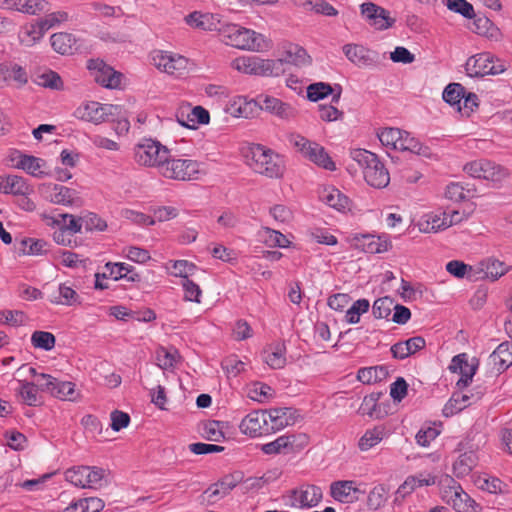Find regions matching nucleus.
Here are the masks:
<instances>
[{
	"label": "nucleus",
	"instance_id": "obj_26",
	"mask_svg": "<svg viewBox=\"0 0 512 512\" xmlns=\"http://www.w3.org/2000/svg\"><path fill=\"white\" fill-rule=\"evenodd\" d=\"M31 192L25 179L17 175L0 177V193L26 196Z\"/></svg>",
	"mask_w": 512,
	"mask_h": 512
},
{
	"label": "nucleus",
	"instance_id": "obj_59",
	"mask_svg": "<svg viewBox=\"0 0 512 512\" xmlns=\"http://www.w3.org/2000/svg\"><path fill=\"white\" fill-rule=\"evenodd\" d=\"M105 270L107 275L116 281L118 279H124L127 273L133 272V266L121 262H108L105 264Z\"/></svg>",
	"mask_w": 512,
	"mask_h": 512
},
{
	"label": "nucleus",
	"instance_id": "obj_60",
	"mask_svg": "<svg viewBox=\"0 0 512 512\" xmlns=\"http://www.w3.org/2000/svg\"><path fill=\"white\" fill-rule=\"evenodd\" d=\"M367 21L376 29L385 30L393 26L395 19L391 18L389 12L384 9V13L369 14V20Z\"/></svg>",
	"mask_w": 512,
	"mask_h": 512
},
{
	"label": "nucleus",
	"instance_id": "obj_54",
	"mask_svg": "<svg viewBox=\"0 0 512 512\" xmlns=\"http://www.w3.org/2000/svg\"><path fill=\"white\" fill-rule=\"evenodd\" d=\"M369 301L366 299H359L347 310L345 319L349 324H356L360 320V316L367 312L369 309Z\"/></svg>",
	"mask_w": 512,
	"mask_h": 512
},
{
	"label": "nucleus",
	"instance_id": "obj_51",
	"mask_svg": "<svg viewBox=\"0 0 512 512\" xmlns=\"http://www.w3.org/2000/svg\"><path fill=\"white\" fill-rule=\"evenodd\" d=\"M332 93L333 88L331 85L324 82L312 83L307 87V98L312 102L324 99Z\"/></svg>",
	"mask_w": 512,
	"mask_h": 512
},
{
	"label": "nucleus",
	"instance_id": "obj_53",
	"mask_svg": "<svg viewBox=\"0 0 512 512\" xmlns=\"http://www.w3.org/2000/svg\"><path fill=\"white\" fill-rule=\"evenodd\" d=\"M47 5L45 0H17L16 11L35 15L46 10Z\"/></svg>",
	"mask_w": 512,
	"mask_h": 512
},
{
	"label": "nucleus",
	"instance_id": "obj_49",
	"mask_svg": "<svg viewBox=\"0 0 512 512\" xmlns=\"http://www.w3.org/2000/svg\"><path fill=\"white\" fill-rule=\"evenodd\" d=\"M19 384L18 394L22 401L29 406H36L39 402L36 385L27 381H19Z\"/></svg>",
	"mask_w": 512,
	"mask_h": 512
},
{
	"label": "nucleus",
	"instance_id": "obj_41",
	"mask_svg": "<svg viewBox=\"0 0 512 512\" xmlns=\"http://www.w3.org/2000/svg\"><path fill=\"white\" fill-rule=\"evenodd\" d=\"M473 31L489 39L498 40L500 37L499 29L487 17H478L473 22Z\"/></svg>",
	"mask_w": 512,
	"mask_h": 512
},
{
	"label": "nucleus",
	"instance_id": "obj_17",
	"mask_svg": "<svg viewBox=\"0 0 512 512\" xmlns=\"http://www.w3.org/2000/svg\"><path fill=\"white\" fill-rule=\"evenodd\" d=\"M345 56L359 67H375L380 63L379 54L361 45L346 44L343 47Z\"/></svg>",
	"mask_w": 512,
	"mask_h": 512
},
{
	"label": "nucleus",
	"instance_id": "obj_34",
	"mask_svg": "<svg viewBox=\"0 0 512 512\" xmlns=\"http://www.w3.org/2000/svg\"><path fill=\"white\" fill-rule=\"evenodd\" d=\"M398 150L409 151L424 157H429L431 154L427 146H424L418 139L412 137L410 133L406 131H403V135L400 137Z\"/></svg>",
	"mask_w": 512,
	"mask_h": 512
},
{
	"label": "nucleus",
	"instance_id": "obj_3",
	"mask_svg": "<svg viewBox=\"0 0 512 512\" xmlns=\"http://www.w3.org/2000/svg\"><path fill=\"white\" fill-rule=\"evenodd\" d=\"M219 34L227 45L238 49L261 51L267 47L265 37L262 34L236 24H222Z\"/></svg>",
	"mask_w": 512,
	"mask_h": 512
},
{
	"label": "nucleus",
	"instance_id": "obj_9",
	"mask_svg": "<svg viewBox=\"0 0 512 512\" xmlns=\"http://www.w3.org/2000/svg\"><path fill=\"white\" fill-rule=\"evenodd\" d=\"M465 70L470 77H483L485 75H497L506 70L504 63L494 59L490 53H479L468 58Z\"/></svg>",
	"mask_w": 512,
	"mask_h": 512
},
{
	"label": "nucleus",
	"instance_id": "obj_55",
	"mask_svg": "<svg viewBox=\"0 0 512 512\" xmlns=\"http://www.w3.org/2000/svg\"><path fill=\"white\" fill-rule=\"evenodd\" d=\"M107 475V470L103 468L87 466L85 488H97L102 486V481L107 477Z\"/></svg>",
	"mask_w": 512,
	"mask_h": 512
},
{
	"label": "nucleus",
	"instance_id": "obj_24",
	"mask_svg": "<svg viewBox=\"0 0 512 512\" xmlns=\"http://www.w3.org/2000/svg\"><path fill=\"white\" fill-rule=\"evenodd\" d=\"M319 198L323 203L337 211L350 210V199L334 187L323 188L319 193Z\"/></svg>",
	"mask_w": 512,
	"mask_h": 512
},
{
	"label": "nucleus",
	"instance_id": "obj_63",
	"mask_svg": "<svg viewBox=\"0 0 512 512\" xmlns=\"http://www.w3.org/2000/svg\"><path fill=\"white\" fill-rule=\"evenodd\" d=\"M467 193L469 190H465L461 184L452 182L446 186L444 195L448 200L461 202L467 198Z\"/></svg>",
	"mask_w": 512,
	"mask_h": 512
},
{
	"label": "nucleus",
	"instance_id": "obj_39",
	"mask_svg": "<svg viewBox=\"0 0 512 512\" xmlns=\"http://www.w3.org/2000/svg\"><path fill=\"white\" fill-rule=\"evenodd\" d=\"M46 31L39 21L31 23L23 28L20 33V41L26 46H32L39 41Z\"/></svg>",
	"mask_w": 512,
	"mask_h": 512
},
{
	"label": "nucleus",
	"instance_id": "obj_52",
	"mask_svg": "<svg viewBox=\"0 0 512 512\" xmlns=\"http://www.w3.org/2000/svg\"><path fill=\"white\" fill-rule=\"evenodd\" d=\"M55 341V336L50 332L35 331L31 336L32 345L46 351L54 348Z\"/></svg>",
	"mask_w": 512,
	"mask_h": 512
},
{
	"label": "nucleus",
	"instance_id": "obj_48",
	"mask_svg": "<svg viewBox=\"0 0 512 512\" xmlns=\"http://www.w3.org/2000/svg\"><path fill=\"white\" fill-rule=\"evenodd\" d=\"M35 82L44 88L52 90H62L63 81L58 73L52 70H47L37 75Z\"/></svg>",
	"mask_w": 512,
	"mask_h": 512
},
{
	"label": "nucleus",
	"instance_id": "obj_19",
	"mask_svg": "<svg viewBox=\"0 0 512 512\" xmlns=\"http://www.w3.org/2000/svg\"><path fill=\"white\" fill-rule=\"evenodd\" d=\"M46 380L40 383V390L49 392L52 396L61 400H75V384L69 381H60L52 376H42Z\"/></svg>",
	"mask_w": 512,
	"mask_h": 512
},
{
	"label": "nucleus",
	"instance_id": "obj_31",
	"mask_svg": "<svg viewBox=\"0 0 512 512\" xmlns=\"http://www.w3.org/2000/svg\"><path fill=\"white\" fill-rule=\"evenodd\" d=\"M489 360L497 371H505L512 365V341L499 344L490 354Z\"/></svg>",
	"mask_w": 512,
	"mask_h": 512
},
{
	"label": "nucleus",
	"instance_id": "obj_13",
	"mask_svg": "<svg viewBox=\"0 0 512 512\" xmlns=\"http://www.w3.org/2000/svg\"><path fill=\"white\" fill-rule=\"evenodd\" d=\"M322 497L320 487L305 483L289 492L287 496L289 501L286 504L293 508L310 509L317 506Z\"/></svg>",
	"mask_w": 512,
	"mask_h": 512
},
{
	"label": "nucleus",
	"instance_id": "obj_18",
	"mask_svg": "<svg viewBox=\"0 0 512 512\" xmlns=\"http://www.w3.org/2000/svg\"><path fill=\"white\" fill-rule=\"evenodd\" d=\"M240 431L250 437H257L269 433L267 413L253 411L246 415L240 425Z\"/></svg>",
	"mask_w": 512,
	"mask_h": 512
},
{
	"label": "nucleus",
	"instance_id": "obj_5",
	"mask_svg": "<svg viewBox=\"0 0 512 512\" xmlns=\"http://www.w3.org/2000/svg\"><path fill=\"white\" fill-rule=\"evenodd\" d=\"M169 149L159 141L142 139L134 147V159L136 163L144 167H155L158 172L160 166L168 159Z\"/></svg>",
	"mask_w": 512,
	"mask_h": 512
},
{
	"label": "nucleus",
	"instance_id": "obj_50",
	"mask_svg": "<svg viewBox=\"0 0 512 512\" xmlns=\"http://www.w3.org/2000/svg\"><path fill=\"white\" fill-rule=\"evenodd\" d=\"M21 246L23 253L28 255H42L48 251V243L42 239L25 238Z\"/></svg>",
	"mask_w": 512,
	"mask_h": 512
},
{
	"label": "nucleus",
	"instance_id": "obj_46",
	"mask_svg": "<svg viewBox=\"0 0 512 512\" xmlns=\"http://www.w3.org/2000/svg\"><path fill=\"white\" fill-rule=\"evenodd\" d=\"M388 489L383 484L376 485L369 492L367 506L371 510H378L387 501Z\"/></svg>",
	"mask_w": 512,
	"mask_h": 512
},
{
	"label": "nucleus",
	"instance_id": "obj_58",
	"mask_svg": "<svg viewBox=\"0 0 512 512\" xmlns=\"http://www.w3.org/2000/svg\"><path fill=\"white\" fill-rule=\"evenodd\" d=\"M87 466H77L67 469L65 479L76 487L85 488Z\"/></svg>",
	"mask_w": 512,
	"mask_h": 512
},
{
	"label": "nucleus",
	"instance_id": "obj_42",
	"mask_svg": "<svg viewBox=\"0 0 512 512\" xmlns=\"http://www.w3.org/2000/svg\"><path fill=\"white\" fill-rule=\"evenodd\" d=\"M237 485V482L230 476L223 478L221 481L211 485L205 494L209 499L224 497L230 493Z\"/></svg>",
	"mask_w": 512,
	"mask_h": 512
},
{
	"label": "nucleus",
	"instance_id": "obj_45",
	"mask_svg": "<svg viewBox=\"0 0 512 512\" xmlns=\"http://www.w3.org/2000/svg\"><path fill=\"white\" fill-rule=\"evenodd\" d=\"M53 223L71 235L81 232L82 229V217L75 218L71 214H59L54 218Z\"/></svg>",
	"mask_w": 512,
	"mask_h": 512
},
{
	"label": "nucleus",
	"instance_id": "obj_1",
	"mask_svg": "<svg viewBox=\"0 0 512 512\" xmlns=\"http://www.w3.org/2000/svg\"><path fill=\"white\" fill-rule=\"evenodd\" d=\"M251 169L268 178H281L284 174V161L273 150L260 144H254L246 155Z\"/></svg>",
	"mask_w": 512,
	"mask_h": 512
},
{
	"label": "nucleus",
	"instance_id": "obj_62",
	"mask_svg": "<svg viewBox=\"0 0 512 512\" xmlns=\"http://www.w3.org/2000/svg\"><path fill=\"white\" fill-rule=\"evenodd\" d=\"M25 320H26V316L22 311H19V310L0 311V323L16 327V326L23 325Z\"/></svg>",
	"mask_w": 512,
	"mask_h": 512
},
{
	"label": "nucleus",
	"instance_id": "obj_57",
	"mask_svg": "<svg viewBox=\"0 0 512 512\" xmlns=\"http://www.w3.org/2000/svg\"><path fill=\"white\" fill-rule=\"evenodd\" d=\"M446 6L449 10L458 13L467 19L475 17L472 4L466 0H446Z\"/></svg>",
	"mask_w": 512,
	"mask_h": 512
},
{
	"label": "nucleus",
	"instance_id": "obj_16",
	"mask_svg": "<svg viewBox=\"0 0 512 512\" xmlns=\"http://www.w3.org/2000/svg\"><path fill=\"white\" fill-rule=\"evenodd\" d=\"M88 69L94 71V80L103 87L117 88L120 85L121 74L106 65L102 60H89Z\"/></svg>",
	"mask_w": 512,
	"mask_h": 512
},
{
	"label": "nucleus",
	"instance_id": "obj_10",
	"mask_svg": "<svg viewBox=\"0 0 512 512\" xmlns=\"http://www.w3.org/2000/svg\"><path fill=\"white\" fill-rule=\"evenodd\" d=\"M308 443L305 434H284L274 441L263 444L261 451L266 455L291 454L302 450Z\"/></svg>",
	"mask_w": 512,
	"mask_h": 512
},
{
	"label": "nucleus",
	"instance_id": "obj_15",
	"mask_svg": "<svg viewBox=\"0 0 512 512\" xmlns=\"http://www.w3.org/2000/svg\"><path fill=\"white\" fill-rule=\"evenodd\" d=\"M453 485L448 486L443 490V500L452 505L457 512H477L474 507V500L461 488L460 485L456 484L453 480Z\"/></svg>",
	"mask_w": 512,
	"mask_h": 512
},
{
	"label": "nucleus",
	"instance_id": "obj_47",
	"mask_svg": "<svg viewBox=\"0 0 512 512\" xmlns=\"http://www.w3.org/2000/svg\"><path fill=\"white\" fill-rule=\"evenodd\" d=\"M385 375L386 369L382 366L367 367L358 370L357 379L364 384H370L381 381Z\"/></svg>",
	"mask_w": 512,
	"mask_h": 512
},
{
	"label": "nucleus",
	"instance_id": "obj_22",
	"mask_svg": "<svg viewBox=\"0 0 512 512\" xmlns=\"http://www.w3.org/2000/svg\"><path fill=\"white\" fill-rule=\"evenodd\" d=\"M364 493L354 481H336L331 484V496L342 503H353L359 499V494Z\"/></svg>",
	"mask_w": 512,
	"mask_h": 512
},
{
	"label": "nucleus",
	"instance_id": "obj_30",
	"mask_svg": "<svg viewBox=\"0 0 512 512\" xmlns=\"http://www.w3.org/2000/svg\"><path fill=\"white\" fill-rule=\"evenodd\" d=\"M263 361L272 369H282L286 365V347L283 343H275L262 352Z\"/></svg>",
	"mask_w": 512,
	"mask_h": 512
},
{
	"label": "nucleus",
	"instance_id": "obj_40",
	"mask_svg": "<svg viewBox=\"0 0 512 512\" xmlns=\"http://www.w3.org/2000/svg\"><path fill=\"white\" fill-rule=\"evenodd\" d=\"M481 266L484 277L492 281L499 279L508 271V266L497 259H488L483 261L481 262Z\"/></svg>",
	"mask_w": 512,
	"mask_h": 512
},
{
	"label": "nucleus",
	"instance_id": "obj_27",
	"mask_svg": "<svg viewBox=\"0 0 512 512\" xmlns=\"http://www.w3.org/2000/svg\"><path fill=\"white\" fill-rule=\"evenodd\" d=\"M433 484H435V476L429 473H419L418 475L409 476L397 489L396 499H398V497L404 498L406 495L411 494L417 487L430 486Z\"/></svg>",
	"mask_w": 512,
	"mask_h": 512
},
{
	"label": "nucleus",
	"instance_id": "obj_33",
	"mask_svg": "<svg viewBox=\"0 0 512 512\" xmlns=\"http://www.w3.org/2000/svg\"><path fill=\"white\" fill-rule=\"evenodd\" d=\"M223 428L224 424L222 422L207 420L200 424L199 432L208 441L220 442L225 438Z\"/></svg>",
	"mask_w": 512,
	"mask_h": 512
},
{
	"label": "nucleus",
	"instance_id": "obj_14",
	"mask_svg": "<svg viewBox=\"0 0 512 512\" xmlns=\"http://www.w3.org/2000/svg\"><path fill=\"white\" fill-rule=\"evenodd\" d=\"M39 191L45 200L57 205L70 206L78 198L76 190L61 184L44 183Z\"/></svg>",
	"mask_w": 512,
	"mask_h": 512
},
{
	"label": "nucleus",
	"instance_id": "obj_25",
	"mask_svg": "<svg viewBox=\"0 0 512 512\" xmlns=\"http://www.w3.org/2000/svg\"><path fill=\"white\" fill-rule=\"evenodd\" d=\"M267 413V420L270 421V430L273 432L293 425L296 421L295 411L291 408H274Z\"/></svg>",
	"mask_w": 512,
	"mask_h": 512
},
{
	"label": "nucleus",
	"instance_id": "obj_4",
	"mask_svg": "<svg viewBox=\"0 0 512 512\" xmlns=\"http://www.w3.org/2000/svg\"><path fill=\"white\" fill-rule=\"evenodd\" d=\"M202 164L192 159L172 158L169 153L168 159L160 166L159 174L167 179L190 181L198 179L199 174H204Z\"/></svg>",
	"mask_w": 512,
	"mask_h": 512
},
{
	"label": "nucleus",
	"instance_id": "obj_12",
	"mask_svg": "<svg viewBox=\"0 0 512 512\" xmlns=\"http://www.w3.org/2000/svg\"><path fill=\"white\" fill-rule=\"evenodd\" d=\"M255 103L261 110L285 122H291L298 116V110L291 103L268 94L258 95Z\"/></svg>",
	"mask_w": 512,
	"mask_h": 512
},
{
	"label": "nucleus",
	"instance_id": "obj_6",
	"mask_svg": "<svg viewBox=\"0 0 512 512\" xmlns=\"http://www.w3.org/2000/svg\"><path fill=\"white\" fill-rule=\"evenodd\" d=\"M289 142L302 155L319 167L329 171L336 169L335 163L326 152L325 148L316 142H312L300 134H291Z\"/></svg>",
	"mask_w": 512,
	"mask_h": 512
},
{
	"label": "nucleus",
	"instance_id": "obj_11",
	"mask_svg": "<svg viewBox=\"0 0 512 512\" xmlns=\"http://www.w3.org/2000/svg\"><path fill=\"white\" fill-rule=\"evenodd\" d=\"M151 59L158 70L169 75L181 76L188 70V58L177 53L156 50L152 53Z\"/></svg>",
	"mask_w": 512,
	"mask_h": 512
},
{
	"label": "nucleus",
	"instance_id": "obj_28",
	"mask_svg": "<svg viewBox=\"0 0 512 512\" xmlns=\"http://www.w3.org/2000/svg\"><path fill=\"white\" fill-rule=\"evenodd\" d=\"M17 168L24 170L26 173L36 178H44L49 175V173L45 171L46 162L32 155L21 154L17 162Z\"/></svg>",
	"mask_w": 512,
	"mask_h": 512
},
{
	"label": "nucleus",
	"instance_id": "obj_38",
	"mask_svg": "<svg viewBox=\"0 0 512 512\" xmlns=\"http://www.w3.org/2000/svg\"><path fill=\"white\" fill-rule=\"evenodd\" d=\"M179 359L180 355L175 348L159 347L156 350V363L163 370L175 367Z\"/></svg>",
	"mask_w": 512,
	"mask_h": 512
},
{
	"label": "nucleus",
	"instance_id": "obj_7",
	"mask_svg": "<svg viewBox=\"0 0 512 512\" xmlns=\"http://www.w3.org/2000/svg\"><path fill=\"white\" fill-rule=\"evenodd\" d=\"M78 119L100 124L102 122L115 121L122 114V107L114 104H101L91 101L82 104L75 110Z\"/></svg>",
	"mask_w": 512,
	"mask_h": 512
},
{
	"label": "nucleus",
	"instance_id": "obj_23",
	"mask_svg": "<svg viewBox=\"0 0 512 512\" xmlns=\"http://www.w3.org/2000/svg\"><path fill=\"white\" fill-rule=\"evenodd\" d=\"M448 214L446 211H436L426 214L417 226L423 233H436L448 228Z\"/></svg>",
	"mask_w": 512,
	"mask_h": 512
},
{
	"label": "nucleus",
	"instance_id": "obj_29",
	"mask_svg": "<svg viewBox=\"0 0 512 512\" xmlns=\"http://www.w3.org/2000/svg\"><path fill=\"white\" fill-rule=\"evenodd\" d=\"M356 241L357 247L370 254L386 252L390 247V242L385 237L370 234L361 235Z\"/></svg>",
	"mask_w": 512,
	"mask_h": 512
},
{
	"label": "nucleus",
	"instance_id": "obj_43",
	"mask_svg": "<svg viewBox=\"0 0 512 512\" xmlns=\"http://www.w3.org/2000/svg\"><path fill=\"white\" fill-rule=\"evenodd\" d=\"M50 301L54 304H61L66 306H72L79 302V295L77 292L70 286L62 283L58 287V296H54L50 299Z\"/></svg>",
	"mask_w": 512,
	"mask_h": 512
},
{
	"label": "nucleus",
	"instance_id": "obj_20",
	"mask_svg": "<svg viewBox=\"0 0 512 512\" xmlns=\"http://www.w3.org/2000/svg\"><path fill=\"white\" fill-rule=\"evenodd\" d=\"M185 22L188 26L194 29L202 31H218L221 28L222 23L218 18V15L211 13H203L200 11H194L185 17Z\"/></svg>",
	"mask_w": 512,
	"mask_h": 512
},
{
	"label": "nucleus",
	"instance_id": "obj_36",
	"mask_svg": "<svg viewBox=\"0 0 512 512\" xmlns=\"http://www.w3.org/2000/svg\"><path fill=\"white\" fill-rule=\"evenodd\" d=\"M51 46L59 54H72L76 44L75 38L69 33H55L51 36Z\"/></svg>",
	"mask_w": 512,
	"mask_h": 512
},
{
	"label": "nucleus",
	"instance_id": "obj_2",
	"mask_svg": "<svg viewBox=\"0 0 512 512\" xmlns=\"http://www.w3.org/2000/svg\"><path fill=\"white\" fill-rule=\"evenodd\" d=\"M350 156L362 167L368 185L384 188L389 184V172L376 154L365 149H354L350 152Z\"/></svg>",
	"mask_w": 512,
	"mask_h": 512
},
{
	"label": "nucleus",
	"instance_id": "obj_37",
	"mask_svg": "<svg viewBox=\"0 0 512 512\" xmlns=\"http://www.w3.org/2000/svg\"><path fill=\"white\" fill-rule=\"evenodd\" d=\"M385 436V429L382 426H376L366 430L359 439L358 447L361 451H368L378 445Z\"/></svg>",
	"mask_w": 512,
	"mask_h": 512
},
{
	"label": "nucleus",
	"instance_id": "obj_64",
	"mask_svg": "<svg viewBox=\"0 0 512 512\" xmlns=\"http://www.w3.org/2000/svg\"><path fill=\"white\" fill-rule=\"evenodd\" d=\"M438 435L439 431L436 428L424 426L417 432L415 439L419 446L428 447Z\"/></svg>",
	"mask_w": 512,
	"mask_h": 512
},
{
	"label": "nucleus",
	"instance_id": "obj_21",
	"mask_svg": "<svg viewBox=\"0 0 512 512\" xmlns=\"http://www.w3.org/2000/svg\"><path fill=\"white\" fill-rule=\"evenodd\" d=\"M466 444L460 442L457 445L456 452H459L458 458L453 463V472L457 477L467 476L477 464L478 457L473 450L466 451Z\"/></svg>",
	"mask_w": 512,
	"mask_h": 512
},
{
	"label": "nucleus",
	"instance_id": "obj_32",
	"mask_svg": "<svg viewBox=\"0 0 512 512\" xmlns=\"http://www.w3.org/2000/svg\"><path fill=\"white\" fill-rule=\"evenodd\" d=\"M285 66L288 64L296 67H305L311 63V57L306 50L298 45L290 44L281 57Z\"/></svg>",
	"mask_w": 512,
	"mask_h": 512
},
{
	"label": "nucleus",
	"instance_id": "obj_56",
	"mask_svg": "<svg viewBox=\"0 0 512 512\" xmlns=\"http://www.w3.org/2000/svg\"><path fill=\"white\" fill-rule=\"evenodd\" d=\"M394 301L392 298L386 296L377 299L372 307V312L377 319H387L393 309Z\"/></svg>",
	"mask_w": 512,
	"mask_h": 512
},
{
	"label": "nucleus",
	"instance_id": "obj_8",
	"mask_svg": "<svg viewBox=\"0 0 512 512\" xmlns=\"http://www.w3.org/2000/svg\"><path fill=\"white\" fill-rule=\"evenodd\" d=\"M463 169L473 178L492 182L494 187H499L508 177V171L505 168L487 159L469 162Z\"/></svg>",
	"mask_w": 512,
	"mask_h": 512
},
{
	"label": "nucleus",
	"instance_id": "obj_35",
	"mask_svg": "<svg viewBox=\"0 0 512 512\" xmlns=\"http://www.w3.org/2000/svg\"><path fill=\"white\" fill-rule=\"evenodd\" d=\"M465 96V88L460 83L448 84L442 94L443 100L452 107H456L458 112H462V99Z\"/></svg>",
	"mask_w": 512,
	"mask_h": 512
},
{
	"label": "nucleus",
	"instance_id": "obj_44",
	"mask_svg": "<svg viewBox=\"0 0 512 512\" xmlns=\"http://www.w3.org/2000/svg\"><path fill=\"white\" fill-rule=\"evenodd\" d=\"M402 135L403 130L393 127L384 128L377 133L381 144L393 150H398V143Z\"/></svg>",
	"mask_w": 512,
	"mask_h": 512
},
{
	"label": "nucleus",
	"instance_id": "obj_61",
	"mask_svg": "<svg viewBox=\"0 0 512 512\" xmlns=\"http://www.w3.org/2000/svg\"><path fill=\"white\" fill-rule=\"evenodd\" d=\"M191 123L187 122V128L196 129L199 124H208L210 121V115L208 110L202 106L191 107Z\"/></svg>",
	"mask_w": 512,
	"mask_h": 512
}]
</instances>
